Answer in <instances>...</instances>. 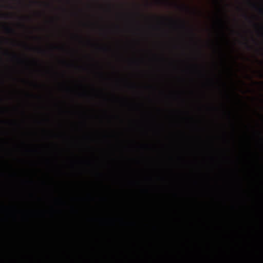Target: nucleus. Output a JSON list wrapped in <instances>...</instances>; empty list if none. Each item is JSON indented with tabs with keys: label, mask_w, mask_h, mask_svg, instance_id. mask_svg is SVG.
<instances>
[{
	"label": "nucleus",
	"mask_w": 263,
	"mask_h": 263,
	"mask_svg": "<svg viewBox=\"0 0 263 263\" xmlns=\"http://www.w3.org/2000/svg\"><path fill=\"white\" fill-rule=\"evenodd\" d=\"M253 6H254V7L256 8V5H253Z\"/></svg>",
	"instance_id": "7ed1b4c3"
},
{
	"label": "nucleus",
	"mask_w": 263,
	"mask_h": 263,
	"mask_svg": "<svg viewBox=\"0 0 263 263\" xmlns=\"http://www.w3.org/2000/svg\"><path fill=\"white\" fill-rule=\"evenodd\" d=\"M247 47L249 48V45H248V44H247Z\"/></svg>",
	"instance_id": "20e7f679"
},
{
	"label": "nucleus",
	"mask_w": 263,
	"mask_h": 263,
	"mask_svg": "<svg viewBox=\"0 0 263 263\" xmlns=\"http://www.w3.org/2000/svg\"><path fill=\"white\" fill-rule=\"evenodd\" d=\"M5 30H6V32L9 33H12L14 32L13 29L9 27H6V28H5Z\"/></svg>",
	"instance_id": "f257e3e1"
},
{
	"label": "nucleus",
	"mask_w": 263,
	"mask_h": 263,
	"mask_svg": "<svg viewBox=\"0 0 263 263\" xmlns=\"http://www.w3.org/2000/svg\"><path fill=\"white\" fill-rule=\"evenodd\" d=\"M259 11L260 12H263V9H262L261 8H259Z\"/></svg>",
	"instance_id": "f03ea898"
}]
</instances>
